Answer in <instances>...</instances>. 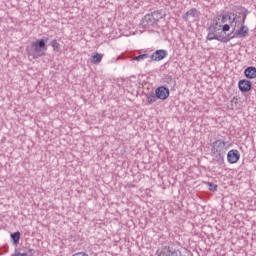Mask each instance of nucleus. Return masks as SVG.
Returning <instances> with one entry per match:
<instances>
[{"mask_svg":"<svg viewBox=\"0 0 256 256\" xmlns=\"http://www.w3.org/2000/svg\"><path fill=\"white\" fill-rule=\"evenodd\" d=\"M47 38L38 39L31 43L30 47L26 48L27 54L32 59H39L47 53Z\"/></svg>","mask_w":256,"mask_h":256,"instance_id":"obj_1","label":"nucleus"},{"mask_svg":"<svg viewBox=\"0 0 256 256\" xmlns=\"http://www.w3.org/2000/svg\"><path fill=\"white\" fill-rule=\"evenodd\" d=\"M229 24L233 31H235V27H237V22H235V15H223L218 16L216 23L213 26V31H221V27L223 25Z\"/></svg>","mask_w":256,"mask_h":256,"instance_id":"obj_2","label":"nucleus"},{"mask_svg":"<svg viewBox=\"0 0 256 256\" xmlns=\"http://www.w3.org/2000/svg\"><path fill=\"white\" fill-rule=\"evenodd\" d=\"M211 152L215 157H221L227 151V142L224 140H216L211 145Z\"/></svg>","mask_w":256,"mask_h":256,"instance_id":"obj_3","label":"nucleus"},{"mask_svg":"<svg viewBox=\"0 0 256 256\" xmlns=\"http://www.w3.org/2000/svg\"><path fill=\"white\" fill-rule=\"evenodd\" d=\"M183 19L188 21V23H193L199 19V12L195 8L191 9L184 14Z\"/></svg>","mask_w":256,"mask_h":256,"instance_id":"obj_4","label":"nucleus"},{"mask_svg":"<svg viewBox=\"0 0 256 256\" xmlns=\"http://www.w3.org/2000/svg\"><path fill=\"white\" fill-rule=\"evenodd\" d=\"M155 95L157 99H161L162 101H165L169 97V89H167L164 86H160L155 90Z\"/></svg>","mask_w":256,"mask_h":256,"instance_id":"obj_5","label":"nucleus"},{"mask_svg":"<svg viewBox=\"0 0 256 256\" xmlns=\"http://www.w3.org/2000/svg\"><path fill=\"white\" fill-rule=\"evenodd\" d=\"M241 159V154H239V150L232 149L227 154L228 163H237Z\"/></svg>","mask_w":256,"mask_h":256,"instance_id":"obj_6","label":"nucleus"},{"mask_svg":"<svg viewBox=\"0 0 256 256\" xmlns=\"http://www.w3.org/2000/svg\"><path fill=\"white\" fill-rule=\"evenodd\" d=\"M167 57V51L166 50H156L152 55L151 59L152 61H163Z\"/></svg>","mask_w":256,"mask_h":256,"instance_id":"obj_7","label":"nucleus"},{"mask_svg":"<svg viewBox=\"0 0 256 256\" xmlns=\"http://www.w3.org/2000/svg\"><path fill=\"white\" fill-rule=\"evenodd\" d=\"M238 87L242 93H248V91H251V81L240 80L238 82Z\"/></svg>","mask_w":256,"mask_h":256,"instance_id":"obj_8","label":"nucleus"},{"mask_svg":"<svg viewBox=\"0 0 256 256\" xmlns=\"http://www.w3.org/2000/svg\"><path fill=\"white\" fill-rule=\"evenodd\" d=\"M244 74H245V77H247V79H255L256 78V68L253 66H250L245 69Z\"/></svg>","mask_w":256,"mask_h":256,"instance_id":"obj_9","label":"nucleus"},{"mask_svg":"<svg viewBox=\"0 0 256 256\" xmlns=\"http://www.w3.org/2000/svg\"><path fill=\"white\" fill-rule=\"evenodd\" d=\"M247 33H249V28L247 26L242 25L237 31L236 34L238 37L243 38L247 36Z\"/></svg>","mask_w":256,"mask_h":256,"instance_id":"obj_10","label":"nucleus"},{"mask_svg":"<svg viewBox=\"0 0 256 256\" xmlns=\"http://www.w3.org/2000/svg\"><path fill=\"white\" fill-rule=\"evenodd\" d=\"M101 61H103V54L94 53L92 55L91 63H93L94 65H99V63H101Z\"/></svg>","mask_w":256,"mask_h":256,"instance_id":"obj_11","label":"nucleus"},{"mask_svg":"<svg viewBox=\"0 0 256 256\" xmlns=\"http://www.w3.org/2000/svg\"><path fill=\"white\" fill-rule=\"evenodd\" d=\"M207 40L208 41H213V40L221 41V38L219 37V34H217V31H214V32L208 33Z\"/></svg>","mask_w":256,"mask_h":256,"instance_id":"obj_12","label":"nucleus"},{"mask_svg":"<svg viewBox=\"0 0 256 256\" xmlns=\"http://www.w3.org/2000/svg\"><path fill=\"white\" fill-rule=\"evenodd\" d=\"M146 99L148 101V103H155V101H157V94L155 93H149L146 95Z\"/></svg>","mask_w":256,"mask_h":256,"instance_id":"obj_13","label":"nucleus"},{"mask_svg":"<svg viewBox=\"0 0 256 256\" xmlns=\"http://www.w3.org/2000/svg\"><path fill=\"white\" fill-rule=\"evenodd\" d=\"M11 239L13 240L14 245H17V243H19V239H21V233L20 232L12 233Z\"/></svg>","mask_w":256,"mask_h":256,"instance_id":"obj_14","label":"nucleus"},{"mask_svg":"<svg viewBox=\"0 0 256 256\" xmlns=\"http://www.w3.org/2000/svg\"><path fill=\"white\" fill-rule=\"evenodd\" d=\"M51 46L53 48V51H60L61 50V44L57 42V40H52L51 41Z\"/></svg>","mask_w":256,"mask_h":256,"instance_id":"obj_15","label":"nucleus"},{"mask_svg":"<svg viewBox=\"0 0 256 256\" xmlns=\"http://www.w3.org/2000/svg\"><path fill=\"white\" fill-rule=\"evenodd\" d=\"M134 61H145V59H149V54H141L133 58Z\"/></svg>","mask_w":256,"mask_h":256,"instance_id":"obj_16","label":"nucleus"},{"mask_svg":"<svg viewBox=\"0 0 256 256\" xmlns=\"http://www.w3.org/2000/svg\"><path fill=\"white\" fill-rule=\"evenodd\" d=\"M221 29L224 33H227V31H229V29H231V24H229V23L224 24V25H222Z\"/></svg>","mask_w":256,"mask_h":256,"instance_id":"obj_17","label":"nucleus"},{"mask_svg":"<svg viewBox=\"0 0 256 256\" xmlns=\"http://www.w3.org/2000/svg\"><path fill=\"white\" fill-rule=\"evenodd\" d=\"M209 191H217V185L209 183Z\"/></svg>","mask_w":256,"mask_h":256,"instance_id":"obj_18","label":"nucleus"},{"mask_svg":"<svg viewBox=\"0 0 256 256\" xmlns=\"http://www.w3.org/2000/svg\"><path fill=\"white\" fill-rule=\"evenodd\" d=\"M245 19H247L246 15L243 16V23H245Z\"/></svg>","mask_w":256,"mask_h":256,"instance_id":"obj_19","label":"nucleus"},{"mask_svg":"<svg viewBox=\"0 0 256 256\" xmlns=\"http://www.w3.org/2000/svg\"><path fill=\"white\" fill-rule=\"evenodd\" d=\"M145 19H151V16H149V15L145 16Z\"/></svg>","mask_w":256,"mask_h":256,"instance_id":"obj_20","label":"nucleus"},{"mask_svg":"<svg viewBox=\"0 0 256 256\" xmlns=\"http://www.w3.org/2000/svg\"><path fill=\"white\" fill-rule=\"evenodd\" d=\"M221 41H223V42L225 43L227 40L223 39V40H221Z\"/></svg>","mask_w":256,"mask_h":256,"instance_id":"obj_21","label":"nucleus"}]
</instances>
